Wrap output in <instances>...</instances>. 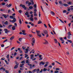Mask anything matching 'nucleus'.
Masks as SVG:
<instances>
[{
    "label": "nucleus",
    "mask_w": 73,
    "mask_h": 73,
    "mask_svg": "<svg viewBox=\"0 0 73 73\" xmlns=\"http://www.w3.org/2000/svg\"><path fill=\"white\" fill-rule=\"evenodd\" d=\"M40 32L39 31H36V33L37 34V36H38L40 37H41V34L40 33Z\"/></svg>",
    "instance_id": "1"
},
{
    "label": "nucleus",
    "mask_w": 73,
    "mask_h": 73,
    "mask_svg": "<svg viewBox=\"0 0 73 73\" xmlns=\"http://www.w3.org/2000/svg\"><path fill=\"white\" fill-rule=\"evenodd\" d=\"M20 7H22L23 8H24L25 10L27 9V7H25V6L24 5H23L21 4L20 5Z\"/></svg>",
    "instance_id": "2"
},
{
    "label": "nucleus",
    "mask_w": 73,
    "mask_h": 73,
    "mask_svg": "<svg viewBox=\"0 0 73 73\" xmlns=\"http://www.w3.org/2000/svg\"><path fill=\"white\" fill-rule=\"evenodd\" d=\"M4 31H5V33H8L10 32V31L8 30V29H4Z\"/></svg>",
    "instance_id": "3"
},
{
    "label": "nucleus",
    "mask_w": 73,
    "mask_h": 73,
    "mask_svg": "<svg viewBox=\"0 0 73 73\" xmlns=\"http://www.w3.org/2000/svg\"><path fill=\"white\" fill-rule=\"evenodd\" d=\"M44 40L45 41V42H43V44L46 45V44H48V42L45 39H44Z\"/></svg>",
    "instance_id": "4"
},
{
    "label": "nucleus",
    "mask_w": 73,
    "mask_h": 73,
    "mask_svg": "<svg viewBox=\"0 0 73 73\" xmlns=\"http://www.w3.org/2000/svg\"><path fill=\"white\" fill-rule=\"evenodd\" d=\"M9 54H8L6 56V58L8 59V61H10V59H9Z\"/></svg>",
    "instance_id": "5"
},
{
    "label": "nucleus",
    "mask_w": 73,
    "mask_h": 73,
    "mask_svg": "<svg viewBox=\"0 0 73 73\" xmlns=\"http://www.w3.org/2000/svg\"><path fill=\"white\" fill-rule=\"evenodd\" d=\"M41 57H42V55H40L39 56V57L40 58L39 59V60L40 61L41 60H42V58H41Z\"/></svg>",
    "instance_id": "6"
},
{
    "label": "nucleus",
    "mask_w": 73,
    "mask_h": 73,
    "mask_svg": "<svg viewBox=\"0 0 73 73\" xmlns=\"http://www.w3.org/2000/svg\"><path fill=\"white\" fill-rule=\"evenodd\" d=\"M23 65H24V64H20V68H24V66H23Z\"/></svg>",
    "instance_id": "7"
},
{
    "label": "nucleus",
    "mask_w": 73,
    "mask_h": 73,
    "mask_svg": "<svg viewBox=\"0 0 73 73\" xmlns=\"http://www.w3.org/2000/svg\"><path fill=\"white\" fill-rule=\"evenodd\" d=\"M32 42L34 44L35 43V38H33L32 39Z\"/></svg>",
    "instance_id": "8"
},
{
    "label": "nucleus",
    "mask_w": 73,
    "mask_h": 73,
    "mask_svg": "<svg viewBox=\"0 0 73 73\" xmlns=\"http://www.w3.org/2000/svg\"><path fill=\"white\" fill-rule=\"evenodd\" d=\"M42 64V65H44V64H45V62H41L40 63L39 65H41Z\"/></svg>",
    "instance_id": "9"
},
{
    "label": "nucleus",
    "mask_w": 73,
    "mask_h": 73,
    "mask_svg": "<svg viewBox=\"0 0 73 73\" xmlns=\"http://www.w3.org/2000/svg\"><path fill=\"white\" fill-rule=\"evenodd\" d=\"M44 33L46 35V34H48V31L46 30H44L43 31Z\"/></svg>",
    "instance_id": "10"
},
{
    "label": "nucleus",
    "mask_w": 73,
    "mask_h": 73,
    "mask_svg": "<svg viewBox=\"0 0 73 73\" xmlns=\"http://www.w3.org/2000/svg\"><path fill=\"white\" fill-rule=\"evenodd\" d=\"M14 38H15V36H13L10 38V40H13V39H14Z\"/></svg>",
    "instance_id": "11"
},
{
    "label": "nucleus",
    "mask_w": 73,
    "mask_h": 73,
    "mask_svg": "<svg viewBox=\"0 0 73 73\" xmlns=\"http://www.w3.org/2000/svg\"><path fill=\"white\" fill-rule=\"evenodd\" d=\"M50 13L52 15V16H54L55 15V14L54 13L53 11H51Z\"/></svg>",
    "instance_id": "12"
},
{
    "label": "nucleus",
    "mask_w": 73,
    "mask_h": 73,
    "mask_svg": "<svg viewBox=\"0 0 73 73\" xmlns=\"http://www.w3.org/2000/svg\"><path fill=\"white\" fill-rule=\"evenodd\" d=\"M29 59H27L26 61V64H29Z\"/></svg>",
    "instance_id": "13"
},
{
    "label": "nucleus",
    "mask_w": 73,
    "mask_h": 73,
    "mask_svg": "<svg viewBox=\"0 0 73 73\" xmlns=\"http://www.w3.org/2000/svg\"><path fill=\"white\" fill-rule=\"evenodd\" d=\"M12 29L13 31H14L16 29L15 28V26H13L12 27Z\"/></svg>",
    "instance_id": "14"
},
{
    "label": "nucleus",
    "mask_w": 73,
    "mask_h": 73,
    "mask_svg": "<svg viewBox=\"0 0 73 73\" xmlns=\"http://www.w3.org/2000/svg\"><path fill=\"white\" fill-rule=\"evenodd\" d=\"M63 5L65 6V7H68V4H66V3H64L63 4Z\"/></svg>",
    "instance_id": "15"
},
{
    "label": "nucleus",
    "mask_w": 73,
    "mask_h": 73,
    "mask_svg": "<svg viewBox=\"0 0 73 73\" xmlns=\"http://www.w3.org/2000/svg\"><path fill=\"white\" fill-rule=\"evenodd\" d=\"M4 24L5 25H8V21H6L4 23Z\"/></svg>",
    "instance_id": "16"
},
{
    "label": "nucleus",
    "mask_w": 73,
    "mask_h": 73,
    "mask_svg": "<svg viewBox=\"0 0 73 73\" xmlns=\"http://www.w3.org/2000/svg\"><path fill=\"white\" fill-rule=\"evenodd\" d=\"M30 20L31 21H33V17H30Z\"/></svg>",
    "instance_id": "17"
},
{
    "label": "nucleus",
    "mask_w": 73,
    "mask_h": 73,
    "mask_svg": "<svg viewBox=\"0 0 73 73\" xmlns=\"http://www.w3.org/2000/svg\"><path fill=\"white\" fill-rule=\"evenodd\" d=\"M59 39L62 41H64V40L62 39V37H60V38H59Z\"/></svg>",
    "instance_id": "18"
},
{
    "label": "nucleus",
    "mask_w": 73,
    "mask_h": 73,
    "mask_svg": "<svg viewBox=\"0 0 73 73\" xmlns=\"http://www.w3.org/2000/svg\"><path fill=\"white\" fill-rule=\"evenodd\" d=\"M42 22L41 21H39L38 22V24H41Z\"/></svg>",
    "instance_id": "19"
},
{
    "label": "nucleus",
    "mask_w": 73,
    "mask_h": 73,
    "mask_svg": "<svg viewBox=\"0 0 73 73\" xmlns=\"http://www.w3.org/2000/svg\"><path fill=\"white\" fill-rule=\"evenodd\" d=\"M11 27H12V25H9L8 28L10 29V28H11Z\"/></svg>",
    "instance_id": "20"
},
{
    "label": "nucleus",
    "mask_w": 73,
    "mask_h": 73,
    "mask_svg": "<svg viewBox=\"0 0 73 73\" xmlns=\"http://www.w3.org/2000/svg\"><path fill=\"white\" fill-rule=\"evenodd\" d=\"M68 36H72V35L71 34V33L70 32H69L68 33Z\"/></svg>",
    "instance_id": "21"
},
{
    "label": "nucleus",
    "mask_w": 73,
    "mask_h": 73,
    "mask_svg": "<svg viewBox=\"0 0 73 73\" xmlns=\"http://www.w3.org/2000/svg\"><path fill=\"white\" fill-rule=\"evenodd\" d=\"M29 66H30V69H32V65L31 64H29Z\"/></svg>",
    "instance_id": "22"
},
{
    "label": "nucleus",
    "mask_w": 73,
    "mask_h": 73,
    "mask_svg": "<svg viewBox=\"0 0 73 73\" xmlns=\"http://www.w3.org/2000/svg\"><path fill=\"white\" fill-rule=\"evenodd\" d=\"M18 68V66L17 65H16L14 67V69H16Z\"/></svg>",
    "instance_id": "23"
},
{
    "label": "nucleus",
    "mask_w": 73,
    "mask_h": 73,
    "mask_svg": "<svg viewBox=\"0 0 73 73\" xmlns=\"http://www.w3.org/2000/svg\"><path fill=\"white\" fill-rule=\"evenodd\" d=\"M3 16H4V18L5 19H7V15H2Z\"/></svg>",
    "instance_id": "24"
},
{
    "label": "nucleus",
    "mask_w": 73,
    "mask_h": 73,
    "mask_svg": "<svg viewBox=\"0 0 73 73\" xmlns=\"http://www.w3.org/2000/svg\"><path fill=\"white\" fill-rule=\"evenodd\" d=\"M11 6H12V4L11 3L7 6V7H11Z\"/></svg>",
    "instance_id": "25"
},
{
    "label": "nucleus",
    "mask_w": 73,
    "mask_h": 73,
    "mask_svg": "<svg viewBox=\"0 0 73 73\" xmlns=\"http://www.w3.org/2000/svg\"><path fill=\"white\" fill-rule=\"evenodd\" d=\"M25 58H27L28 56V55L26 54H25Z\"/></svg>",
    "instance_id": "26"
},
{
    "label": "nucleus",
    "mask_w": 73,
    "mask_h": 73,
    "mask_svg": "<svg viewBox=\"0 0 73 73\" xmlns=\"http://www.w3.org/2000/svg\"><path fill=\"white\" fill-rule=\"evenodd\" d=\"M67 41L70 42V43H72V41L70 40H67Z\"/></svg>",
    "instance_id": "27"
},
{
    "label": "nucleus",
    "mask_w": 73,
    "mask_h": 73,
    "mask_svg": "<svg viewBox=\"0 0 73 73\" xmlns=\"http://www.w3.org/2000/svg\"><path fill=\"white\" fill-rule=\"evenodd\" d=\"M19 24H22V22H21V19H19Z\"/></svg>",
    "instance_id": "28"
},
{
    "label": "nucleus",
    "mask_w": 73,
    "mask_h": 73,
    "mask_svg": "<svg viewBox=\"0 0 73 73\" xmlns=\"http://www.w3.org/2000/svg\"><path fill=\"white\" fill-rule=\"evenodd\" d=\"M21 63H22V64H25V60H23L21 62Z\"/></svg>",
    "instance_id": "29"
},
{
    "label": "nucleus",
    "mask_w": 73,
    "mask_h": 73,
    "mask_svg": "<svg viewBox=\"0 0 73 73\" xmlns=\"http://www.w3.org/2000/svg\"><path fill=\"white\" fill-rule=\"evenodd\" d=\"M34 7L35 9H36V8H37V7H36L37 5H36V4H35L34 5Z\"/></svg>",
    "instance_id": "30"
},
{
    "label": "nucleus",
    "mask_w": 73,
    "mask_h": 73,
    "mask_svg": "<svg viewBox=\"0 0 73 73\" xmlns=\"http://www.w3.org/2000/svg\"><path fill=\"white\" fill-rule=\"evenodd\" d=\"M47 70V69L45 68H44L43 70V71L44 72H45V71H46Z\"/></svg>",
    "instance_id": "31"
},
{
    "label": "nucleus",
    "mask_w": 73,
    "mask_h": 73,
    "mask_svg": "<svg viewBox=\"0 0 73 73\" xmlns=\"http://www.w3.org/2000/svg\"><path fill=\"white\" fill-rule=\"evenodd\" d=\"M70 37H71V36L70 35H68L67 36V38H68V39H70Z\"/></svg>",
    "instance_id": "32"
},
{
    "label": "nucleus",
    "mask_w": 73,
    "mask_h": 73,
    "mask_svg": "<svg viewBox=\"0 0 73 73\" xmlns=\"http://www.w3.org/2000/svg\"><path fill=\"white\" fill-rule=\"evenodd\" d=\"M33 7L32 6H31L29 7V9H33Z\"/></svg>",
    "instance_id": "33"
},
{
    "label": "nucleus",
    "mask_w": 73,
    "mask_h": 73,
    "mask_svg": "<svg viewBox=\"0 0 73 73\" xmlns=\"http://www.w3.org/2000/svg\"><path fill=\"white\" fill-rule=\"evenodd\" d=\"M23 38H19V41H21H21H22V39Z\"/></svg>",
    "instance_id": "34"
},
{
    "label": "nucleus",
    "mask_w": 73,
    "mask_h": 73,
    "mask_svg": "<svg viewBox=\"0 0 73 73\" xmlns=\"http://www.w3.org/2000/svg\"><path fill=\"white\" fill-rule=\"evenodd\" d=\"M19 12L20 13H21L23 12V11L21 10H20L19 11Z\"/></svg>",
    "instance_id": "35"
},
{
    "label": "nucleus",
    "mask_w": 73,
    "mask_h": 73,
    "mask_svg": "<svg viewBox=\"0 0 73 73\" xmlns=\"http://www.w3.org/2000/svg\"><path fill=\"white\" fill-rule=\"evenodd\" d=\"M5 62L6 64H7V65H8V64H9V62H7V61L6 60H5Z\"/></svg>",
    "instance_id": "36"
},
{
    "label": "nucleus",
    "mask_w": 73,
    "mask_h": 73,
    "mask_svg": "<svg viewBox=\"0 0 73 73\" xmlns=\"http://www.w3.org/2000/svg\"><path fill=\"white\" fill-rule=\"evenodd\" d=\"M55 62H57V63H58V64H59V65H61V63H60L57 61H55Z\"/></svg>",
    "instance_id": "37"
},
{
    "label": "nucleus",
    "mask_w": 73,
    "mask_h": 73,
    "mask_svg": "<svg viewBox=\"0 0 73 73\" xmlns=\"http://www.w3.org/2000/svg\"><path fill=\"white\" fill-rule=\"evenodd\" d=\"M28 14H29V13L28 12H27L25 13V15H28Z\"/></svg>",
    "instance_id": "38"
},
{
    "label": "nucleus",
    "mask_w": 73,
    "mask_h": 73,
    "mask_svg": "<svg viewBox=\"0 0 73 73\" xmlns=\"http://www.w3.org/2000/svg\"><path fill=\"white\" fill-rule=\"evenodd\" d=\"M22 32L23 33H25L26 32L25 30H23L22 31Z\"/></svg>",
    "instance_id": "39"
},
{
    "label": "nucleus",
    "mask_w": 73,
    "mask_h": 73,
    "mask_svg": "<svg viewBox=\"0 0 73 73\" xmlns=\"http://www.w3.org/2000/svg\"><path fill=\"white\" fill-rule=\"evenodd\" d=\"M63 13H66V10H64L63 11Z\"/></svg>",
    "instance_id": "40"
},
{
    "label": "nucleus",
    "mask_w": 73,
    "mask_h": 73,
    "mask_svg": "<svg viewBox=\"0 0 73 73\" xmlns=\"http://www.w3.org/2000/svg\"><path fill=\"white\" fill-rule=\"evenodd\" d=\"M72 3L71 2L69 1L67 3V4H71V3Z\"/></svg>",
    "instance_id": "41"
},
{
    "label": "nucleus",
    "mask_w": 73,
    "mask_h": 73,
    "mask_svg": "<svg viewBox=\"0 0 73 73\" xmlns=\"http://www.w3.org/2000/svg\"><path fill=\"white\" fill-rule=\"evenodd\" d=\"M29 3V1H27L26 2V4H28V3Z\"/></svg>",
    "instance_id": "42"
},
{
    "label": "nucleus",
    "mask_w": 73,
    "mask_h": 73,
    "mask_svg": "<svg viewBox=\"0 0 73 73\" xmlns=\"http://www.w3.org/2000/svg\"><path fill=\"white\" fill-rule=\"evenodd\" d=\"M22 35H27V33H22Z\"/></svg>",
    "instance_id": "43"
},
{
    "label": "nucleus",
    "mask_w": 73,
    "mask_h": 73,
    "mask_svg": "<svg viewBox=\"0 0 73 73\" xmlns=\"http://www.w3.org/2000/svg\"><path fill=\"white\" fill-rule=\"evenodd\" d=\"M2 5H5V3H2Z\"/></svg>",
    "instance_id": "44"
},
{
    "label": "nucleus",
    "mask_w": 73,
    "mask_h": 73,
    "mask_svg": "<svg viewBox=\"0 0 73 73\" xmlns=\"http://www.w3.org/2000/svg\"><path fill=\"white\" fill-rule=\"evenodd\" d=\"M48 66V64H45L44 66V68H46V66Z\"/></svg>",
    "instance_id": "45"
},
{
    "label": "nucleus",
    "mask_w": 73,
    "mask_h": 73,
    "mask_svg": "<svg viewBox=\"0 0 73 73\" xmlns=\"http://www.w3.org/2000/svg\"><path fill=\"white\" fill-rule=\"evenodd\" d=\"M59 20H60V21L61 23H64V22H63V21H62V20H61V19H59Z\"/></svg>",
    "instance_id": "46"
},
{
    "label": "nucleus",
    "mask_w": 73,
    "mask_h": 73,
    "mask_svg": "<svg viewBox=\"0 0 73 73\" xmlns=\"http://www.w3.org/2000/svg\"><path fill=\"white\" fill-rule=\"evenodd\" d=\"M14 24H15V27H17V23H15Z\"/></svg>",
    "instance_id": "47"
},
{
    "label": "nucleus",
    "mask_w": 73,
    "mask_h": 73,
    "mask_svg": "<svg viewBox=\"0 0 73 73\" xmlns=\"http://www.w3.org/2000/svg\"><path fill=\"white\" fill-rule=\"evenodd\" d=\"M5 60V58L3 57L1 58V60Z\"/></svg>",
    "instance_id": "48"
},
{
    "label": "nucleus",
    "mask_w": 73,
    "mask_h": 73,
    "mask_svg": "<svg viewBox=\"0 0 73 73\" xmlns=\"http://www.w3.org/2000/svg\"><path fill=\"white\" fill-rule=\"evenodd\" d=\"M4 47V44H2L1 45V47L3 48V47Z\"/></svg>",
    "instance_id": "49"
},
{
    "label": "nucleus",
    "mask_w": 73,
    "mask_h": 73,
    "mask_svg": "<svg viewBox=\"0 0 73 73\" xmlns=\"http://www.w3.org/2000/svg\"><path fill=\"white\" fill-rule=\"evenodd\" d=\"M34 16L36 17V16H37V14H35L34 15Z\"/></svg>",
    "instance_id": "50"
},
{
    "label": "nucleus",
    "mask_w": 73,
    "mask_h": 73,
    "mask_svg": "<svg viewBox=\"0 0 73 73\" xmlns=\"http://www.w3.org/2000/svg\"><path fill=\"white\" fill-rule=\"evenodd\" d=\"M44 25L45 28H47V26H46V24H44Z\"/></svg>",
    "instance_id": "51"
},
{
    "label": "nucleus",
    "mask_w": 73,
    "mask_h": 73,
    "mask_svg": "<svg viewBox=\"0 0 73 73\" xmlns=\"http://www.w3.org/2000/svg\"><path fill=\"white\" fill-rule=\"evenodd\" d=\"M59 72V71H58L56 70L55 71L54 73H58Z\"/></svg>",
    "instance_id": "52"
},
{
    "label": "nucleus",
    "mask_w": 73,
    "mask_h": 73,
    "mask_svg": "<svg viewBox=\"0 0 73 73\" xmlns=\"http://www.w3.org/2000/svg\"><path fill=\"white\" fill-rule=\"evenodd\" d=\"M23 56H21V58H20L19 60H22V59H23Z\"/></svg>",
    "instance_id": "53"
},
{
    "label": "nucleus",
    "mask_w": 73,
    "mask_h": 73,
    "mask_svg": "<svg viewBox=\"0 0 73 73\" xmlns=\"http://www.w3.org/2000/svg\"><path fill=\"white\" fill-rule=\"evenodd\" d=\"M42 71H43V70L42 69L39 72V73H42Z\"/></svg>",
    "instance_id": "54"
},
{
    "label": "nucleus",
    "mask_w": 73,
    "mask_h": 73,
    "mask_svg": "<svg viewBox=\"0 0 73 73\" xmlns=\"http://www.w3.org/2000/svg\"><path fill=\"white\" fill-rule=\"evenodd\" d=\"M15 49V47H13L11 49V50H12L13 49Z\"/></svg>",
    "instance_id": "55"
},
{
    "label": "nucleus",
    "mask_w": 73,
    "mask_h": 73,
    "mask_svg": "<svg viewBox=\"0 0 73 73\" xmlns=\"http://www.w3.org/2000/svg\"><path fill=\"white\" fill-rule=\"evenodd\" d=\"M16 65L18 66V65H19V63H18V62H16Z\"/></svg>",
    "instance_id": "56"
},
{
    "label": "nucleus",
    "mask_w": 73,
    "mask_h": 73,
    "mask_svg": "<svg viewBox=\"0 0 73 73\" xmlns=\"http://www.w3.org/2000/svg\"><path fill=\"white\" fill-rule=\"evenodd\" d=\"M5 72L6 73H9V71L8 70H6Z\"/></svg>",
    "instance_id": "57"
},
{
    "label": "nucleus",
    "mask_w": 73,
    "mask_h": 73,
    "mask_svg": "<svg viewBox=\"0 0 73 73\" xmlns=\"http://www.w3.org/2000/svg\"><path fill=\"white\" fill-rule=\"evenodd\" d=\"M13 19L14 21H16V18H14Z\"/></svg>",
    "instance_id": "58"
},
{
    "label": "nucleus",
    "mask_w": 73,
    "mask_h": 73,
    "mask_svg": "<svg viewBox=\"0 0 73 73\" xmlns=\"http://www.w3.org/2000/svg\"><path fill=\"white\" fill-rule=\"evenodd\" d=\"M16 54H17V53H16V52H15L14 54V56H15L16 55Z\"/></svg>",
    "instance_id": "59"
},
{
    "label": "nucleus",
    "mask_w": 73,
    "mask_h": 73,
    "mask_svg": "<svg viewBox=\"0 0 73 73\" xmlns=\"http://www.w3.org/2000/svg\"><path fill=\"white\" fill-rule=\"evenodd\" d=\"M7 39H6L5 40L3 41V43L7 42Z\"/></svg>",
    "instance_id": "60"
},
{
    "label": "nucleus",
    "mask_w": 73,
    "mask_h": 73,
    "mask_svg": "<svg viewBox=\"0 0 73 73\" xmlns=\"http://www.w3.org/2000/svg\"><path fill=\"white\" fill-rule=\"evenodd\" d=\"M3 68H4L3 67H1V68H0V70H3Z\"/></svg>",
    "instance_id": "61"
},
{
    "label": "nucleus",
    "mask_w": 73,
    "mask_h": 73,
    "mask_svg": "<svg viewBox=\"0 0 73 73\" xmlns=\"http://www.w3.org/2000/svg\"><path fill=\"white\" fill-rule=\"evenodd\" d=\"M70 25H71V23H70L68 24V27H70Z\"/></svg>",
    "instance_id": "62"
},
{
    "label": "nucleus",
    "mask_w": 73,
    "mask_h": 73,
    "mask_svg": "<svg viewBox=\"0 0 73 73\" xmlns=\"http://www.w3.org/2000/svg\"><path fill=\"white\" fill-rule=\"evenodd\" d=\"M31 17H33V14L31 15Z\"/></svg>",
    "instance_id": "63"
},
{
    "label": "nucleus",
    "mask_w": 73,
    "mask_h": 73,
    "mask_svg": "<svg viewBox=\"0 0 73 73\" xmlns=\"http://www.w3.org/2000/svg\"><path fill=\"white\" fill-rule=\"evenodd\" d=\"M11 12V10L10 9H9L8 10V13H10Z\"/></svg>",
    "instance_id": "64"
}]
</instances>
